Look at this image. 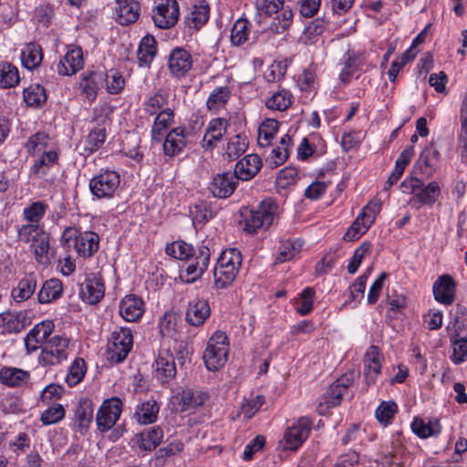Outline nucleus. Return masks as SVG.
Returning a JSON list of instances; mask_svg holds the SVG:
<instances>
[{
	"instance_id": "1",
	"label": "nucleus",
	"mask_w": 467,
	"mask_h": 467,
	"mask_svg": "<svg viewBox=\"0 0 467 467\" xmlns=\"http://www.w3.org/2000/svg\"><path fill=\"white\" fill-rule=\"evenodd\" d=\"M229 353V342L223 331L214 332L208 339L202 358L210 371H218L226 363Z\"/></svg>"
},
{
	"instance_id": "2",
	"label": "nucleus",
	"mask_w": 467,
	"mask_h": 467,
	"mask_svg": "<svg viewBox=\"0 0 467 467\" xmlns=\"http://www.w3.org/2000/svg\"><path fill=\"white\" fill-rule=\"evenodd\" d=\"M70 351L67 337L53 336L41 346L38 363L45 368L58 366L67 360Z\"/></svg>"
},
{
	"instance_id": "3",
	"label": "nucleus",
	"mask_w": 467,
	"mask_h": 467,
	"mask_svg": "<svg viewBox=\"0 0 467 467\" xmlns=\"http://www.w3.org/2000/svg\"><path fill=\"white\" fill-rule=\"evenodd\" d=\"M277 204L273 199H265L255 210H250L244 216V230L249 234L255 233L260 228H268L275 218Z\"/></svg>"
},
{
	"instance_id": "4",
	"label": "nucleus",
	"mask_w": 467,
	"mask_h": 467,
	"mask_svg": "<svg viewBox=\"0 0 467 467\" xmlns=\"http://www.w3.org/2000/svg\"><path fill=\"white\" fill-rule=\"evenodd\" d=\"M122 406L121 400L117 397L102 402L96 415L97 428L100 432L109 431L116 424L120 417Z\"/></svg>"
},
{
	"instance_id": "5",
	"label": "nucleus",
	"mask_w": 467,
	"mask_h": 467,
	"mask_svg": "<svg viewBox=\"0 0 467 467\" xmlns=\"http://www.w3.org/2000/svg\"><path fill=\"white\" fill-rule=\"evenodd\" d=\"M120 183V177L114 171H105L89 182V189L97 198H110Z\"/></svg>"
},
{
	"instance_id": "6",
	"label": "nucleus",
	"mask_w": 467,
	"mask_h": 467,
	"mask_svg": "<svg viewBox=\"0 0 467 467\" xmlns=\"http://www.w3.org/2000/svg\"><path fill=\"white\" fill-rule=\"evenodd\" d=\"M192 64V56L184 47H177L168 56L167 67L172 78H184L191 71Z\"/></svg>"
},
{
	"instance_id": "7",
	"label": "nucleus",
	"mask_w": 467,
	"mask_h": 467,
	"mask_svg": "<svg viewBox=\"0 0 467 467\" xmlns=\"http://www.w3.org/2000/svg\"><path fill=\"white\" fill-rule=\"evenodd\" d=\"M179 18V5L176 0H161L152 11V20L159 28L172 27Z\"/></svg>"
},
{
	"instance_id": "8",
	"label": "nucleus",
	"mask_w": 467,
	"mask_h": 467,
	"mask_svg": "<svg viewBox=\"0 0 467 467\" xmlns=\"http://www.w3.org/2000/svg\"><path fill=\"white\" fill-rule=\"evenodd\" d=\"M107 75L104 71H89L83 73L79 81L81 96L88 104H92L98 96L99 90L104 87Z\"/></svg>"
},
{
	"instance_id": "9",
	"label": "nucleus",
	"mask_w": 467,
	"mask_h": 467,
	"mask_svg": "<svg viewBox=\"0 0 467 467\" xmlns=\"http://www.w3.org/2000/svg\"><path fill=\"white\" fill-rule=\"evenodd\" d=\"M105 295L104 280L101 276L92 274L88 276L79 289L80 298L89 304H98Z\"/></svg>"
},
{
	"instance_id": "10",
	"label": "nucleus",
	"mask_w": 467,
	"mask_h": 467,
	"mask_svg": "<svg viewBox=\"0 0 467 467\" xmlns=\"http://www.w3.org/2000/svg\"><path fill=\"white\" fill-rule=\"evenodd\" d=\"M55 325L52 320H44L37 323L26 335L25 345L27 352H34L48 340L54 330Z\"/></svg>"
},
{
	"instance_id": "11",
	"label": "nucleus",
	"mask_w": 467,
	"mask_h": 467,
	"mask_svg": "<svg viewBox=\"0 0 467 467\" xmlns=\"http://www.w3.org/2000/svg\"><path fill=\"white\" fill-rule=\"evenodd\" d=\"M310 429L311 420L306 417L300 418L285 433L284 441L285 444L284 448L291 451L296 450L308 437Z\"/></svg>"
},
{
	"instance_id": "12",
	"label": "nucleus",
	"mask_w": 467,
	"mask_h": 467,
	"mask_svg": "<svg viewBox=\"0 0 467 467\" xmlns=\"http://www.w3.org/2000/svg\"><path fill=\"white\" fill-rule=\"evenodd\" d=\"M210 255V249L207 245L199 246L198 254L189 262L185 269V275H182L187 283H192L202 276L208 267Z\"/></svg>"
},
{
	"instance_id": "13",
	"label": "nucleus",
	"mask_w": 467,
	"mask_h": 467,
	"mask_svg": "<svg viewBox=\"0 0 467 467\" xmlns=\"http://www.w3.org/2000/svg\"><path fill=\"white\" fill-rule=\"evenodd\" d=\"M229 122L223 118L213 119L205 130L202 138V147L205 150L212 151L226 133Z\"/></svg>"
},
{
	"instance_id": "14",
	"label": "nucleus",
	"mask_w": 467,
	"mask_h": 467,
	"mask_svg": "<svg viewBox=\"0 0 467 467\" xmlns=\"http://www.w3.org/2000/svg\"><path fill=\"white\" fill-rule=\"evenodd\" d=\"M238 179L230 171L216 174L210 183L209 190L214 197L228 198L236 189Z\"/></svg>"
},
{
	"instance_id": "15",
	"label": "nucleus",
	"mask_w": 467,
	"mask_h": 467,
	"mask_svg": "<svg viewBox=\"0 0 467 467\" xmlns=\"http://www.w3.org/2000/svg\"><path fill=\"white\" fill-rule=\"evenodd\" d=\"M84 67L83 52L81 47L68 48L64 57L57 63V71L61 76H71Z\"/></svg>"
},
{
	"instance_id": "16",
	"label": "nucleus",
	"mask_w": 467,
	"mask_h": 467,
	"mask_svg": "<svg viewBox=\"0 0 467 467\" xmlns=\"http://www.w3.org/2000/svg\"><path fill=\"white\" fill-rule=\"evenodd\" d=\"M433 296L436 301L444 305H451L455 300L456 284L451 276L443 275L433 284Z\"/></svg>"
},
{
	"instance_id": "17",
	"label": "nucleus",
	"mask_w": 467,
	"mask_h": 467,
	"mask_svg": "<svg viewBox=\"0 0 467 467\" xmlns=\"http://www.w3.org/2000/svg\"><path fill=\"white\" fill-rule=\"evenodd\" d=\"M116 20L122 26L135 23L140 16L138 0H115Z\"/></svg>"
},
{
	"instance_id": "18",
	"label": "nucleus",
	"mask_w": 467,
	"mask_h": 467,
	"mask_svg": "<svg viewBox=\"0 0 467 467\" xmlns=\"http://www.w3.org/2000/svg\"><path fill=\"white\" fill-rule=\"evenodd\" d=\"M261 168V158L257 154H248L236 162L234 173L238 180L249 181L259 172Z\"/></svg>"
},
{
	"instance_id": "19",
	"label": "nucleus",
	"mask_w": 467,
	"mask_h": 467,
	"mask_svg": "<svg viewBox=\"0 0 467 467\" xmlns=\"http://www.w3.org/2000/svg\"><path fill=\"white\" fill-rule=\"evenodd\" d=\"M154 377L165 384L173 379L176 376V366L171 354L165 352L159 354L154 362Z\"/></svg>"
},
{
	"instance_id": "20",
	"label": "nucleus",
	"mask_w": 467,
	"mask_h": 467,
	"mask_svg": "<svg viewBox=\"0 0 467 467\" xmlns=\"http://www.w3.org/2000/svg\"><path fill=\"white\" fill-rule=\"evenodd\" d=\"M185 147V129L182 127L172 129L166 135L162 145L163 153L169 157H175L180 155Z\"/></svg>"
},
{
	"instance_id": "21",
	"label": "nucleus",
	"mask_w": 467,
	"mask_h": 467,
	"mask_svg": "<svg viewBox=\"0 0 467 467\" xmlns=\"http://www.w3.org/2000/svg\"><path fill=\"white\" fill-rule=\"evenodd\" d=\"M144 313V302L135 295L126 296L119 304V314L128 322H135Z\"/></svg>"
},
{
	"instance_id": "22",
	"label": "nucleus",
	"mask_w": 467,
	"mask_h": 467,
	"mask_svg": "<svg viewBox=\"0 0 467 467\" xmlns=\"http://www.w3.org/2000/svg\"><path fill=\"white\" fill-rule=\"evenodd\" d=\"M211 315L209 303L204 299L195 298L189 302L186 310V321L193 326H202Z\"/></svg>"
},
{
	"instance_id": "23",
	"label": "nucleus",
	"mask_w": 467,
	"mask_h": 467,
	"mask_svg": "<svg viewBox=\"0 0 467 467\" xmlns=\"http://www.w3.org/2000/svg\"><path fill=\"white\" fill-rule=\"evenodd\" d=\"M365 380L368 386L375 384L381 372L380 353L376 346H371L364 358Z\"/></svg>"
},
{
	"instance_id": "24",
	"label": "nucleus",
	"mask_w": 467,
	"mask_h": 467,
	"mask_svg": "<svg viewBox=\"0 0 467 467\" xmlns=\"http://www.w3.org/2000/svg\"><path fill=\"white\" fill-rule=\"evenodd\" d=\"M439 151L433 148H426L421 151L418 161L414 164L413 173L431 177L439 161Z\"/></svg>"
},
{
	"instance_id": "25",
	"label": "nucleus",
	"mask_w": 467,
	"mask_h": 467,
	"mask_svg": "<svg viewBox=\"0 0 467 467\" xmlns=\"http://www.w3.org/2000/svg\"><path fill=\"white\" fill-rule=\"evenodd\" d=\"M93 402L91 400L81 399L75 409V422L78 431L84 434L93 420Z\"/></svg>"
},
{
	"instance_id": "26",
	"label": "nucleus",
	"mask_w": 467,
	"mask_h": 467,
	"mask_svg": "<svg viewBox=\"0 0 467 467\" xmlns=\"http://www.w3.org/2000/svg\"><path fill=\"white\" fill-rule=\"evenodd\" d=\"M36 276L33 274H26L21 278L16 286L12 289L11 296L16 303L28 300L36 289Z\"/></svg>"
},
{
	"instance_id": "27",
	"label": "nucleus",
	"mask_w": 467,
	"mask_h": 467,
	"mask_svg": "<svg viewBox=\"0 0 467 467\" xmlns=\"http://www.w3.org/2000/svg\"><path fill=\"white\" fill-rule=\"evenodd\" d=\"M109 345L120 346L122 348L120 352H115V357L118 360H124L128 357L133 346V335L131 329L120 327L119 330L112 332L111 342Z\"/></svg>"
},
{
	"instance_id": "28",
	"label": "nucleus",
	"mask_w": 467,
	"mask_h": 467,
	"mask_svg": "<svg viewBox=\"0 0 467 467\" xmlns=\"http://www.w3.org/2000/svg\"><path fill=\"white\" fill-rule=\"evenodd\" d=\"M163 439V431L159 426L145 429L136 436L139 448L145 451H151L157 448Z\"/></svg>"
},
{
	"instance_id": "29",
	"label": "nucleus",
	"mask_w": 467,
	"mask_h": 467,
	"mask_svg": "<svg viewBox=\"0 0 467 467\" xmlns=\"http://www.w3.org/2000/svg\"><path fill=\"white\" fill-rule=\"evenodd\" d=\"M99 247V237L94 232H84L76 240V250L83 257L92 256Z\"/></svg>"
},
{
	"instance_id": "30",
	"label": "nucleus",
	"mask_w": 467,
	"mask_h": 467,
	"mask_svg": "<svg viewBox=\"0 0 467 467\" xmlns=\"http://www.w3.org/2000/svg\"><path fill=\"white\" fill-rule=\"evenodd\" d=\"M30 379V373L17 368L5 367L0 369V381L12 388H18L26 384Z\"/></svg>"
},
{
	"instance_id": "31",
	"label": "nucleus",
	"mask_w": 467,
	"mask_h": 467,
	"mask_svg": "<svg viewBox=\"0 0 467 467\" xmlns=\"http://www.w3.org/2000/svg\"><path fill=\"white\" fill-rule=\"evenodd\" d=\"M157 54V41L152 36H145L137 51V57L140 67H149Z\"/></svg>"
},
{
	"instance_id": "32",
	"label": "nucleus",
	"mask_w": 467,
	"mask_h": 467,
	"mask_svg": "<svg viewBox=\"0 0 467 467\" xmlns=\"http://www.w3.org/2000/svg\"><path fill=\"white\" fill-rule=\"evenodd\" d=\"M31 324V317L27 311H6L5 329L12 334H17Z\"/></svg>"
},
{
	"instance_id": "33",
	"label": "nucleus",
	"mask_w": 467,
	"mask_h": 467,
	"mask_svg": "<svg viewBox=\"0 0 467 467\" xmlns=\"http://www.w3.org/2000/svg\"><path fill=\"white\" fill-rule=\"evenodd\" d=\"M210 7L204 1L192 7V10L185 17V23L191 28L199 30L209 19Z\"/></svg>"
},
{
	"instance_id": "34",
	"label": "nucleus",
	"mask_w": 467,
	"mask_h": 467,
	"mask_svg": "<svg viewBox=\"0 0 467 467\" xmlns=\"http://www.w3.org/2000/svg\"><path fill=\"white\" fill-rule=\"evenodd\" d=\"M63 292V285L59 279L52 278L46 281L37 294L40 304H47L58 299Z\"/></svg>"
},
{
	"instance_id": "35",
	"label": "nucleus",
	"mask_w": 467,
	"mask_h": 467,
	"mask_svg": "<svg viewBox=\"0 0 467 467\" xmlns=\"http://www.w3.org/2000/svg\"><path fill=\"white\" fill-rule=\"evenodd\" d=\"M441 192V187L437 182H431L427 185L421 182L415 199L420 206H432L438 201Z\"/></svg>"
},
{
	"instance_id": "36",
	"label": "nucleus",
	"mask_w": 467,
	"mask_h": 467,
	"mask_svg": "<svg viewBox=\"0 0 467 467\" xmlns=\"http://www.w3.org/2000/svg\"><path fill=\"white\" fill-rule=\"evenodd\" d=\"M208 400V394L200 389H185L180 393V403L182 410L202 406Z\"/></svg>"
},
{
	"instance_id": "37",
	"label": "nucleus",
	"mask_w": 467,
	"mask_h": 467,
	"mask_svg": "<svg viewBox=\"0 0 467 467\" xmlns=\"http://www.w3.org/2000/svg\"><path fill=\"white\" fill-rule=\"evenodd\" d=\"M42 60V48L36 43H28L21 52L22 65L29 70L38 67Z\"/></svg>"
},
{
	"instance_id": "38",
	"label": "nucleus",
	"mask_w": 467,
	"mask_h": 467,
	"mask_svg": "<svg viewBox=\"0 0 467 467\" xmlns=\"http://www.w3.org/2000/svg\"><path fill=\"white\" fill-rule=\"evenodd\" d=\"M173 119L174 112L170 108H165L157 114L151 128V138L153 140H161L162 131L173 123Z\"/></svg>"
},
{
	"instance_id": "39",
	"label": "nucleus",
	"mask_w": 467,
	"mask_h": 467,
	"mask_svg": "<svg viewBox=\"0 0 467 467\" xmlns=\"http://www.w3.org/2000/svg\"><path fill=\"white\" fill-rule=\"evenodd\" d=\"M240 268L215 265L213 269L214 285L218 289H224L234 281Z\"/></svg>"
},
{
	"instance_id": "40",
	"label": "nucleus",
	"mask_w": 467,
	"mask_h": 467,
	"mask_svg": "<svg viewBox=\"0 0 467 467\" xmlns=\"http://www.w3.org/2000/svg\"><path fill=\"white\" fill-rule=\"evenodd\" d=\"M279 122L266 119L258 127L257 142L260 147H268L278 131Z\"/></svg>"
},
{
	"instance_id": "41",
	"label": "nucleus",
	"mask_w": 467,
	"mask_h": 467,
	"mask_svg": "<svg viewBox=\"0 0 467 467\" xmlns=\"http://www.w3.org/2000/svg\"><path fill=\"white\" fill-rule=\"evenodd\" d=\"M34 246V254L36 260L42 265H48L51 259L55 257L53 253L50 251L49 245V235L45 233L40 235L36 242L32 244Z\"/></svg>"
},
{
	"instance_id": "42",
	"label": "nucleus",
	"mask_w": 467,
	"mask_h": 467,
	"mask_svg": "<svg viewBox=\"0 0 467 467\" xmlns=\"http://www.w3.org/2000/svg\"><path fill=\"white\" fill-rule=\"evenodd\" d=\"M411 430L418 437L425 439L439 434L441 425L437 420H429L426 423L422 419L415 418L411 423Z\"/></svg>"
},
{
	"instance_id": "43",
	"label": "nucleus",
	"mask_w": 467,
	"mask_h": 467,
	"mask_svg": "<svg viewBox=\"0 0 467 467\" xmlns=\"http://www.w3.org/2000/svg\"><path fill=\"white\" fill-rule=\"evenodd\" d=\"M159 405L154 400H149L138 406L135 416L141 424H150L156 420Z\"/></svg>"
},
{
	"instance_id": "44",
	"label": "nucleus",
	"mask_w": 467,
	"mask_h": 467,
	"mask_svg": "<svg viewBox=\"0 0 467 467\" xmlns=\"http://www.w3.org/2000/svg\"><path fill=\"white\" fill-rule=\"evenodd\" d=\"M251 23L245 18H240L234 24L231 30V43L240 47L249 39Z\"/></svg>"
},
{
	"instance_id": "45",
	"label": "nucleus",
	"mask_w": 467,
	"mask_h": 467,
	"mask_svg": "<svg viewBox=\"0 0 467 467\" xmlns=\"http://www.w3.org/2000/svg\"><path fill=\"white\" fill-rule=\"evenodd\" d=\"M461 133L458 138V148L462 159L467 161V93L465 94L460 110Z\"/></svg>"
},
{
	"instance_id": "46",
	"label": "nucleus",
	"mask_w": 467,
	"mask_h": 467,
	"mask_svg": "<svg viewBox=\"0 0 467 467\" xmlns=\"http://www.w3.org/2000/svg\"><path fill=\"white\" fill-rule=\"evenodd\" d=\"M169 99V93L161 88L158 89L156 93L150 96L143 103L144 110L150 115L157 114L159 110L167 108Z\"/></svg>"
},
{
	"instance_id": "47",
	"label": "nucleus",
	"mask_w": 467,
	"mask_h": 467,
	"mask_svg": "<svg viewBox=\"0 0 467 467\" xmlns=\"http://www.w3.org/2000/svg\"><path fill=\"white\" fill-rule=\"evenodd\" d=\"M24 100L30 107H41L47 101V94L45 88L38 85L33 84L24 89Z\"/></svg>"
},
{
	"instance_id": "48",
	"label": "nucleus",
	"mask_w": 467,
	"mask_h": 467,
	"mask_svg": "<svg viewBox=\"0 0 467 467\" xmlns=\"http://www.w3.org/2000/svg\"><path fill=\"white\" fill-rule=\"evenodd\" d=\"M57 160V153L54 150L44 152L32 165L31 172L37 178L47 174V170L53 166Z\"/></svg>"
},
{
	"instance_id": "49",
	"label": "nucleus",
	"mask_w": 467,
	"mask_h": 467,
	"mask_svg": "<svg viewBox=\"0 0 467 467\" xmlns=\"http://www.w3.org/2000/svg\"><path fill=\"white\" fill-rule=\"evenodd\" d=\"M231 91L227 87H218L210 94L206 105L210 111L217 112L221 108L224 107L230 99Z\"/></svg>"
},
{
	"instance_id": "50",
	"label": "nucleus",
	"mask_w": 467,
	"mask_h": 467,
	"mask_svg": "<svg viewBox=\"0 0 467 467\" xmlns=\"http://www.w3.org/2000/svg\"><path fill=\"white\" fill-rule=\"evenodd\" d=\"M247 137L244 134L234 135L227 144L225 154L231 160L238 159L248 148Z\"/></svg>"
},
{
	"instance_id": "51",
	"label": "nucleus",
	"mask_w": 467,
	"mask_h": 467,
	"mask_svg": "<svg viewBox=\"0 0 467 467\" xmlns=\"http://www.w3.org/2000/svg\"><path fill=\"white\" fill-rule=\"evenodd\" d=\"M19 82V74L16 67L6 62L0 63V87L8 88Z\"/></svg>"
},
{
	"instance_id": "52",
	"label": "nucleus",
	"mask_w": 467,
	"mask_h": 467,
	"mask_svg": "<svg viewBox=\"0 0 467 467\" xmlns=\"http://www.w3.org/2000/svg\"><path fill=\"white\" fill-rule=\"evenodd\" d=\"M292 95L285 89L275 92L266 101L265 106L270 109L283 111L292 103Z\"/></svg>"
},
{
	"instance_id": "53",
	"label": "nucleus",
	"mask_w": 467,
	"mask_h": 467,
	"mask_svg": "<svg viewBox=\"0 0 467 467\" xmlns=\"http://www.w3.org/2000/svg\"><path fill=\"white\" fill-rule=\"evenodd\" d=\"M452 347L451 361L456 364H462L467 360V337H459L456 333L451 337Z\"/></svg>"
},
{
	"instance_id": "54",
	"label": "nucleus",
	"mask_w": 467,
	"mask_h": 467,
	"mask_svg": "<svg viewBox=\"0 0 467 467\" xmlns=\"http://www.w3.org/2000/svg\"><path fill=\"white\" fill-rule=\"evenodd\" d=\"M45 233L43 226H40L39 223H27L18 228L17 239L26 244H33Z\"/></svg>"
},
{
	"instance_id": "55",
	"label": "nucleus",
	"mask_w": 467,
	"mask_h": 467,
	"mask_svg": "<svg viewBox=\"0 0 467 467\" xmlns=\"http://www.w3.org/2000/svg\"><path fill=\"white\" fill-rule=\"evenodd\" d=\"M166 254L179 260L189 259L192 255L193 247L184 241H177L168 244L165 248Z\"/></svg>"
},
{
	"instance_id": "56",
	"label": "nucleus",
	"mask_w": 467,
	"mask_h": 467,
	"mask_svg": "<svg viewBox=\"0 0 467 467\" xmlns=\"http://www.w3.org/2000/svg\"><path fill=\"white\" fill-rule=\"evenodd\" d=\"M86 373V364L83 358H77L69 367L66 381L72 387L79 383Z\"/></svg>"
},
{
	"instance_id": "57",
	"label": "nucleus",
	"mask_w": 467,
	"mask_h": 467,
	"mask_svg": "<svg viewBox=\"0 0 467 467\" xmlns=\"http://www.w3.org/2000/svg\"><path fill=\"white\" fill-rule=\"evenodd\" d=\"M372 249V244L369 242H365L361 244L354 252L349 264L348 265V272L351 275H354L359 265H361L363 259L370 254Z\"/></svg>"
},
{
	"instance_id": "58",
	"label": "nucleus",
	"mask_w": 467,
	"mask_h": 467,
	"mask_svg": "<svg viewBox=\"0 0 467 467\" xmlns=\"http://www.w3.org/2000/svg\"><path fill=\"white\" fill-rule=\"evenodd\" d=\"M106 138L107 130L105 127L99 125L98 127L92 129L87 137L88 150L90 152L96 151L103 145Z\"/></svg>"
},
{
	"instance_id": "59",
	"label": "nucleus",
	"mask_w": 467,
	"mask_h": 467,
	"mask_svg": "<svg viewBox=\"0 0 467 467\" xmlns=\"http://www.w3.org/2000/svg\"><path fill=\"white\" fill-rule=\"evenodd\" d=\"M107 79H105L104 86L109 94H119L124 88L125 80L121 73L116 70L105 72Z\"/></svg>"
},
{
	"instance_id": "60",
	"label": "nucleus",
	"mask_w": 467,
	"mask_h": 467,
	"mask_svg": "<svg viewBox=\"0 0 467 467\" xmlns=\"http://www.w3.org/2000/svg\"><path fill=\"white\" fill-rule=\"evenodd\" d=\"M302 244L300 241H291L287 240L283 243L280 247V251L275 259V263H284L285 261H289L295 257V255L299 253L301 249Z\"/></svg>"
},
{
	"instance_id": "61",
	"label": "nucleus",
	"mask_w": 467,
	"mask_h": 467,
	"mask_svg": "<svg viewBox=\"0 0 467 467\" xmlns=\"http://www.w3.org/2000/svg\"><path fill=\"white\" fill-rule=\"evenodd\" d=\"M216 265L240 268L242 265V254L236 248L226 249L220 254Z\"/></svg>"
},
{
	"instance_id": "62",
	"label": "nucleus",
	"mask_w": 467,
	"mask_h": 467,
	"mask_svg": "<svg viewBox=\"0 0 467 467\" xmlns=\"http://www.w3.org/2000/svg\"><path fill=\"white\" fill-rule=\"evenodd\" d=\"M398 410V406L394 401H382L375 411L377 420L384 425H387Z\"/></svg>"
},
{
	"instance_id": "63",
	"label": "nucleus",
	"mask_w": 467,
	"mask_h": 467,
	"mask_svg": "<svg viewBox=\"0 0 467 467\" xmlns=\"http://www.w3.org/2000/svg\"><path fill=\"white\" fill-rule=\"evenodd\" d=\"M46 209V204L41 202H35L24 209L23 215L29 223H38L44 217Z\"/></svg>"
},
{
	"instance_id": "64",
	"label": "nucleus",
	"mask_w": 467,
	"mask_h": 467,
	"mask_svg": "<svg viewBox=\"0 0 467 467\" xmlns=\"http://www.w3.org/2000/svg\"><path fill=\"white\" fill-rule=\"evenodd\" d=\"M366 222H367L366 219L358 215L356 220L353 222V223L350 225V227L348 229V231L344 234V239L348 242L358 239L371 226V225H367Z\"/></svg>"
}]
</instances>
